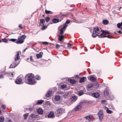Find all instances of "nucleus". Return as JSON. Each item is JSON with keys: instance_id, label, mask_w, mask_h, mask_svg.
Masks as SVG:
<instances>
[{"instance_id": "obj_62", "label": "nucleus", "mask_w": 122, "mask_h": 122, "mask_svg": "<svg viewBox=\"0 0 122 122\" xmlns=\"http://www.w3.org/2000/svg\"><path fill=\"white\" fill-rule=\"evenodd\" d=\"M1 113V110H0V114Z\"/></svg>"}, {"instance_id": "obj_30", "label": "nucleus", "mask_w": 122, "mask_h": 122, "mask_svg": "<svg viewBox=\"0 0 122 122\" xmlns=\"http://www.w3.org/2000/svg\"><path fill=\"white\" fill-rule=\"evenodd\" d=\"M35 77V79H36L37 80H39L40 79L41 77H40L38 75H36Z\"/></svg>"}, {"instance_id": "obj_10", "label": "nucleus", "mask_w": 122, "mask_h": 122, "mask_svg": "<svg viewBox=\"0 0 122 122\" xmlns=\"http://www.w3.org/2000/svg\"><path fill=\"white\" fill-rule=\"evenodd\" d=\"M81 105H78L74 109V110L75 111H78L81 109Z\"/></svg>"}, {"instance_id": "obj_5", "label": "nucleus", "mask_w": 122, "mask_h": 122, "mask_svg": "<svg viewBox=\"0 0 122 122\" xmlns=\"http://www.w3.org/2000/svg\"><path fill=\"white\" fill-rule=\"evenodd\" d=\"M110 33L107 30H103L102 31V32L100 35H98V36L99 38H104L106 37V35L107 34H110Z\"/></svg>"}, {"instance_id": "obj_7", "label": "nucleus", "mask_w": 122, "mask_h": 122, "mask_svg": "<svg viewBox=\"0 0 122 122\" xmlns=\"http://www.w3.org/2000/svg\"><path fill=\"white\" fill-rule=\"evenodd\" d=\"M16 62H17L15 61V63H13L10 66V68H13L15 67L19 63V62L17 63Z\"/></svg>"}, {"instance_id": "obj_29", "label": "nucleus", "mask_w": 122, "mask_h": 122, "mask_svg": "<svg viewBox=\"0 0 122 122\" xmlns=\"http://www.w3.org/2000/svg\"><path fill=\"white\" fill-rule=\"evenodd\" d=\"M55 99L56 100L58 101L60 100V96H57L55 97Z\"/></svg>"}, {"instance_id": "obj_51", "label": "nucleus", "mask_w": 122, "mask_h": 122, "mask_svg": "<svg viewBox=\"0 0 122 122\" xmlns=\"http://www.w3.org/2000/svg\"><path fill=\"white\" fill-rule=\"evenodd\" d=\"M46 104H47L48 105H50V102H48V101H47L46 102Z\"/></svg>"}, {"instance_id": "obj_44", "label": "nucleus", "mask_w": 122, "mask_h": 122, "mask_svg": "<svg viewBox=\"0 0 122 122\" xmlns=\"http://www.w3.org/2000/svg\"><path fill=\"white\" fill-rule=\"evenodd\" d=\"M67 26L65 25L63 27H62L61 28V29H62L63 30L64 29V30H65V29H66Z\"/></svg>"}, {"instance_id": "obj_45", "label": "nucleus", "mask_w": 122, "mask_h": 122, "mask_svg": "<svg viewBox=\"0 0 122 122\" xmlns=\"http://www.w3.org/2000/svg\"><path fill=\"white\" fill-rule=\"evenodd\" d=\"M69 93L68 92H67L66 93H65V94H64V95H63V96H64L65 97H66L68 95V94Z\"/></svg>"}, {"instance_id": "obj_53", "label": "nucleus", "mask_w": 122, "mask_h": 122, "mask_svg": "<svg viewBox=\"0 0 122 122\" xmlns=\"http://www.w3.org/2000/svg\"><path fill=\"white\" fill-rule=\"evenodd\" d=\"M106 37H107L108 38H111V36L109 35L107 36H106Z\"/></svg>"}, {"instance_id": "obj_61", "label": "nucleus", "mask_w": 122, "mask_h": 122, "mask_svg": "<svg viewBox=\"0 0 122 122\" xmlns=\"http://www.w3.org/2000/svg\"><path fill=\"white\" fill-rule=\"evenodd\" d=\"M105 102V101H103L102 102L103 103L104 102Z\"/></svg>"}, {"instance_id": "obj_22", "label": "nucleus", "mask_w": 122, "mask_h": 122, "mask_svg": "<svg viewBox=\"0 0 122 122\" xmlns=\"http://www.w3.org/2000/svg\"><path fill=\"white\" fill-rule=\"evenodd\" d=\"M84 94V92L83 90H81L78 92V94L79 96H81Z\"/></svg>"}, {"instance_id": "obj_63", "label": "nucleus", "mask_w": 122, "mask_h": 122, "mask_svg": "<svg viewBox=\"0 0 122 122\" xmlns=\"http://www.w3.org/2000/svg\"><path fill=\"white\" fill-rule=\"evenodd\" d=\"M120 24H121V25H122V22Z\"/></svg>"}, {"instance_id": "obj_37", "label": "nucleus", "mask_w": 122, "mask_h": 122, "mask_svg": "<svg viewBox=\"0 0 122 122\" xmlns=\"http://www.w3.org/2000/svg\"><path fill=\"white\" fill-rule=\"evenodd\" d=\"M93 86V85L92 84H89L88 85V87L89 88H91Z\"/></svg>"}, {"instance_id": "obj_49", "label": "nucleus", "mask_w": 122, "mask_h": 122, "mask_svg": "<svg viewBox=\"0 0 122 122\" xmlns=\"http://www.w3.org/2000/svg\"><path fill=\"white\" fill-rule=\"evenodd\" d=\"M2 108L4 109H5L6 108L5 106L4 105H2Z\"/></svg>"}, {"instance_id": "obj_1", "label": "nucleus", "mask_w": 122, "mask_h": 122, "mask_svg": "<svg viewBox=\"0 0 122 122\" xmlns=\"http://www.w3.org/2000/svg\"><path fill=\"white\" fill-rule=\"evenodd\" d=\"M25 83L30 85L35 84L36 83L35 80V77L32 74H27L25 77Z\"/></svg>"}, {"instance_id": "obj_58", "label": "nucleus", "mask_w": 122, "mask_h": 122, "mask_svg": "<svg viewBox=\"0 0 122 122\" xmlns=\"http://www.w3.org/2000/svg\"><path fill=\"white\" fill-rule=\"evenodd\" d=\"M75 76L76 77H78L79 76L77 75H76Z\"/></svg>"}, {"instance_id": "obj_55", "label": "nucleus", "mask_w": 122, "mask_h": 122, "mask_svg": "<svg viewBox=\"0 0 122 122\" xmlns=\"http://www.w3.org/2000/svg\"><path fill=\"white\" fill-rule=\"evenodd\" d=\"M27 49V48H26L23 51V52H25V51Z\"/></svg>"}, {"instance_id": "obj_60", "label": "nucleus", "mask_w": 122, "mask_h": 122, "mask_svg": "<svg viewBox=\"0 0 122 122\" xmlns=\"http://www.w3.org/2000/svg\"><path fill=\"white\" fill-rule=\"evenodd\" d=\"M119 33H121V30H120V31H119L118 32Z\"/></svg>"}, {"instance_id": "obj_50", "label": "nucleus", "mask_w": 122, "mask_h": 122, "mask_svg": "<svg viewBox=\"0 0 122 122\" xmlns=\"http://www.w3.org/2000/svg\"><path fill=\"white\" fill-rule=\"evenodd\" d=\"M19 27L21 28H23V27H22V25L21 24L19 25Z\"/></svg>"}, {"instance_id": "obj_3", "label": "nucleus", "mask_w": 122, "mask_h": 122, "mask_svg": "<svg viewBox=\"0 0 122 122\" xmlns=\"http://www.w3.org/2000/svg\"><path fill=\"white\" fill-rule=\"evenodd\" d=\"M24 79L23 76L20 75L17 78L15 81V83L17 84H22L23 82V80Z\"/></svg>"}, {"instance_id": "obj_32", "label": "nucleus", "mask_w": 122, "mask_h": 122, "mask_svg": "<svg viewBox=\"0 0 122 122\" xmlns=\"http://www.w3.org/2000/svg\"><path fill=\"white\" fill-rule=\"evenodd\" d=\"M4 117H0V122H3L4 121Z\"/></svg>"}, {"instance_id": "obj_59", "label": "nucleus", "mask_w": 122, "mask_h": 122, "mask_svg": "<svg viewBox=\"0 0 122 122\" xmlns=\"http://www.w3.org/2000/svg\"><path fill=\"white\" fill-rule=\"evenodd\" d=\"M85 102V101H83V102H80V104H81V103H82L83 102Z\"/></svg>"}, {"instance_id": "obj_23", "label": "nucleus", "mask_w": 122, "mask_h": 122, "mask_svg": "<svg viewBox=\"0 0 122 122\" xmlns=\"http://www.w3.org/2000/svg\"><path fill=\"white\" fill-rule=\"evenodd\" d=\"M105 108L106 109V108H107V110L106 111V112L107 113L111 114L113 112V111H112L109 110L107 107H105Z\"/></svg>"}, {"instance_id": "obj_18", "label": "nucleus", "mask_w": 122, "mask_h": 122, "mask_svg": "<svg viewBox=\"0 0 122 122\" xmlns=\"http://www.w3.org/2000/svg\"><path fill=\"white\" fill-rule=\"evenodd\" d=\"M102 22L103 24L105 25H106L108 24L109 22L108 20H103V21Z\"/></svg>"}, {"instance_id": "obj_20", "label": "nucleus", "mask_w": 122, "mask_h": 122, "mask_svg": "<svg viewBox=\"0 0 122 122\" xmlns=\"http://www.w3.org/2000/svg\"><path fill=\"white\" fill-rule=\"evenodd\" d=\"M63 38L64 37L62 35H59L58 39L59 41H61L62 39H63Z\"/></svg>"}, {"instance_id": "obj_56", "label": "nucleus", "mask_w": 122, "mask_h": 122, "mask_svg": "<svg viewBox=\"0 0 122 122\" xmlns=\"http://www.w3.org/2000/svg\"><path fill=\"white\" fill-rule=\"evenodd\" d=\"M3 77V75H0V78H1Z\"/></svg>"}, {"instance_id": "obj_17", "label": "nucleus", "mask_w": 122, "mask_h": 122, "mask_svg": "<svg viewBox=\"0 0 122 122\" xmlns=\"http://www.w3.org/2000/svg\"><path fill=\"white\" fill-rule=\"evenodd\" d=\"M86 78V77H82L81 78L79 81V82L81 83L83 82Z\"/></svg>"}, {"instance_id": "obj_21", "label": "nucleus", "mask_w": 122, "mask_h": 122, "mask_svg": "<svg viewBox=\"0 0 122 122\" xmlns=\"http://www.w3.org/2000/svg\"><path fill=\"white\" fill-rule=\"evenodd\" d=\"M68 81L72 84H74L76 82V81L73 80L71 79H69L68 80Z\"/></svg>"}, {"instance_id": "obj_54", "label": "nucleus", "mask_w": 122, "mask_h": 122, "mask_svg": "<svg viewBox=\"0 0 122 122\" xmlns=\"http://www.w3.org/2000/svg\"><path fill=\"white\" fill-rule=\"evenodd\" d=\"M71 46V44H68V46L69 47Z\"/></svg>"}, {"instance_id": "obj_12", "label": "nucleus", "mask_w": 122, "mask_h": 122, "mask_svg": "<svg viewBox=\"0 0 122 122\" xmlns=\"http://www.w3.org/2000/svg\"><path fill=\"white\" fill-rule=\"evenodd\" d=\"M89 79L91 81L93 82L97 81V80L96 77H94L93 76H91L90 77Z\"/></svg>"}, {"instance_id": "obj_52", "label": "nucleus", "mask_w": 122, "mask_h": 122, "mask_svg": "<svg viewBox=\"0 0 122 122\" xmlns=\"http://www.w3.org/2000/svg\"><path fill=\"white\" fill-rule=\"evenodd\" d=\"M30 60L31 61H33V59H32V56H30Z\"/></svg>"}, {"instance_id": "obj_47", "label": "nucleus", "mask_w": 122, "mask_h": 122, "mask_svg": "<svg viewBox=\"0 0 122 122\" xmlns=\"http://www.w3.org/2000/svg\"><path fill=\"white\" fill-rule=\"evenodd\" d=\"M42 43L43 44L45 45H47L48 43V42H43Z\"/></svg>"}, {"instance_id": "obj_14", "label": "nucleus", "mask_w": 122, "mask_h": 122, "mask_svg": "<svg viewBox=\"0 0 122 122\" xmlns=\"http://www.w3.org/2000/svg\"><path fill=\"white\" fill-rule=\"evenodd\" d=\"M62 20V19H60L59 20L57 19L54 18L52 19V21L53 23H56L61 21Z\"/></svg>"}, {"instance_id": "obj_6", "label": "nucleus", "mask_w": 122, "mask_h": 122, "mask_svg": "<svg viewBox=\"0 0 122 122\" xmlns=\"http://www.w3.org/2000/svg\"><path fill=\"white\" fill-rule=\"evenodd\" d=\"M98 116L100 121L102 120L103 117V112L102 111H100L98 113Z\"/></svg>"}, {"instance_id": "obj_2", "label": "nucleus", "mask_w": 122, "mask_h": 122, "mask_svg": "<svg viewBox=\"0 0 122 122\" xmlns=\"http://www.w3.org/2000/svg\"><path fill=\"white\" fill-rule=\"evenodd\" d=\"M93 30L92 36L94 38L96 37L97 36H98V34L102 31L101 28L98 27H95L94 29Z\"/></svg>"}, {"instance_id": "obj_43", "label": "nucleus", "mask_w": 122, "mask_h": 122, "mask_svg": "<svg viewBox=\"0 0 122 122\" xmlns=\"http://www.w3.org/2000/svg\"><path fill=\"white\" fill-rule=\"evenodd\" d=\"M16 40V39H10V40L11 41H13V42L15 41Z\"/></svg>"}, {"instance_id": "obj_31", "label": "nucleus", "mask_w": 122, "mask_h": 122, "mask_svg": "<svg viewBox=\"0 0 122 122\" xmlns=\"http://www.w3.org/2000/svg\"><path fill=\"white\" fill-rule=\"evenodd\" d=\"M45 12L46 14H52L53 13V12H52L51 11L47 10H45Z\"/></svg>"}, {"instance_id": "obj_42", "label": "nucleus", "mask_w": 122, "mask_h": 122, "mask_svg": "<svg viewBox=\"0 0 122 122\" xmlns=\"http://www.w3.org/2000/svg\"><path fill=\"white\" fill-rule=\"evenodd\" d=\"M121 25L120 23H119L117 24V26L119 28H120L121 27Z\"/></svg>"}, {"instance_id": "obj_57", "label": "nucleus", "mask_w": 122, "mask_h": 122, "mask_svg": "<svg viewBox=\"0 0 122 122\" xmlns=\"http://www.w3.org/2000/svg\"><path fill=\"white\" fill-rule=\"evenodd\" d=\"M60 93L61 94H64V93H63V92H61Z\"/></svg>"}, {"instance_id": "obj_35", "label": "nucleus", "mask_w": 122, "mask_h": 122, "mask_svg": "<svg viewBox=\"0 0 122 122\" xmlns=\"http://www.w3.org/2000/svg\"><path fill=\"white\" fill-rule=\"evenodd\" d=\"M66 87V86L65 84H63V85H61V87L62 89H64Z\"/></svg>"}, {"instance_id": "obj_28", "label": "nucleus", "mask_w": 122, "mask_h": 122, "mask_svg": "<svg viewBox=\"0 0 122 122\" xmlns=\"http://www.w3.org/2000/svg\"><path fill=\"white\" fill-rule=\"evenodd\" d=\"M40 23L41 24H43L45 22V20L43 19H41L40 20Z\"/></svg>"}, {"instance_id": "obj_8", "label": "nucleus", "mask_w": 122, "mask_h": 122, "mask_svg": "<svg viewBox=\"0 0 122 122\" xmlns=\"http://www.w3.org/2000/svg\"><path fill=\"white\" fill-rule=\"evenodd\" d=\"M64 112V110L62 108H60L57 109V112L58 114H62Z\"/></svg>"}, {"instance_id": "obj_15", "label": "nucleus", "mask_w": 122, "mask_h": 122, "mask_svg": "<svg viewBox=\"0 0 122 122\" xmlns=\"http://www.w3.org/2000/svg\"><path fill=\"white\" fill-rule=\"evenodd\" d=\"M37 112V113L40 114H42L43 112V110L42 109L40 108L38 109Z\"/></svg>"}, {"instance_id": "obj_64", "label": "nucleus", "mask_w": 122, "mask_h": 122, "mask_svg": "<svg viewBox=\"0 0 122 122\" xmlns=\"http://www.w3.org/2000/svg\"><path fill=\"white\" fill-rule=\"evenodd\" d=\"M121 29H122V27H121Z\"/></svg>"}, {"instance_id": "obj_41", "label": "nucleus", "mask_w": 122, "mask_h": 122, "mask_svg": "<svg viewBox=\"0 0 122 122\" xmlns=\"http://www.w3.org/2000/svg\"><path fill=\"white\" fill-rule=\"evenodd\" d=\"M70 21L69 20H67L65 23L66 24H68L70 23Z\"/></svg>"}, {"instance_id": "obj_39", "label": "nucleus", "mask_w": 122, "mask_h": 122, "mask_svg": "<svg viewBox=\"0 0 122 122\" xmlns=\"http://www.w3.org/2000/svg\"><path fill=\"white\" fill-rule=\"evenodd\" d=\"M2 40L3 42L5 43H7L8 42L7 40V39H2Z\"/></svg>"}, {"instance_id": "obj_33", "label": "nucleus", "mask_w": 122, "mask_h": 122, "mask_svg": "<svg viewBox=\"0 0 122 122\" xmlns=\"http://www.w3.org/2000/svg\"><path fill=\"white\" fill-rule=\"evenodd\" d=\"M108 92L107 90H105L104 92V95L106 96H108Z\"/></svg>"}, {"instance_id": "obj_25", "label": "nucleus", "mask_w": 122, "mask_h": 122, "mask_svg": "<svg viewBox=\"0 0 122 122\" xmlns=\"http://www.w3.org/2000/svg\"><path fill=\"white\" fill-rule=\"evenodd\" d=\"M30 116L31 117L33 118H36L37 117V115H36L33 113H31V114Z\"/></svg>"}, {"instance_id": "obj_4", "label": "nucleus", "mask_w": 122, "mask_h": 122, "mask_svg": "<svg viewBox=\"0 0 122 122\" xmlns=\"http://www.w3.org/2000/svg\"><path fill=\"white\" fill-rule=\"evenodd\" d=\"M26 38L25 35L19 36L18 37V41H17L15 43L17 44H21L23 43L24 41V39Z\"/></svg>"}, {"instance_id": "obj_34", "label": "nucleus", "mask_w": 122, "mask_h": 122, "mask_svg": "<svg viewBox=\"0 0 122 122\" xmlns=\"http://www.w3.org/2000/svg\"><path fill=\"white\" fill-rule=\"evenodd\" d=\"M29 114L28 113H26L24 115V119H26L27 118V116Z\"/></svg>"}, {"instance_id": "obj_38", "label": "nucleus", "mask_w": 122, "mask_h": 122, "mask_svg": "<svg viewBox=\"0 0 122 122\" xmlns=\"http://www.w3.org/2000/svg\"><path fill=\"white\" fill-rule=\"evenodd\" d=\"M64 31L63 30L61 29L60 30V34L62 35L63 34L64 32Z\"/></svg>"}, {"instance_id": "obj_48", "label": "nucleus", "mask_w": 122, "mask_h": 122, "mask_svg": "<svg viewBox=\"0 0 122 122\" xmlns=\"http://www.w3.org/2000/svg\"><path fill=\"white\" fill-rule=\"evenodd\" d=\"M46 26H43L42 28V30H43L46 29Z\"/></svg>"}, {"instance_id": "obj_46", "label": "nucleus", "mask_w": 122, "mask_h": 122, "mask_svg": "<svg viewBox=\"0 0 122 122\" xmlns=\"http://www.w3.org/2000/svg\"><path fill=\"white\" fill-rule=\"evenodd\" d=\"M60 46L58 44H56V48L57 49H58L59 48Z\"/></svg>"}, {"instance_id": "obj_9", "label": "nucleus", "mask_w": 122, "mask_h": 122, "mask_svg": "<svg viewBox=\"0 0 122 122\" xmlns=\"http://www.w3.org/2000/svg\"><path fill=\"white\" fill-rule=\"evenodd\" d=\"M20 58L19 52L18 51L16 53L15 57V60L16 61L19 60Z\"/></svg>"}, {"instance_id": "obj_40", "label": "nucleus", "mask_w": 122, "mask_h": 122, "mask_svg": "<svg viewBox=\"0 0 122 122\" xmlns=\"http://www.w3.org/2000/svg\"><path fill=\"white\" fill-rule=\"evenodd\" d=\"M5 122H11V121L10 119L7 118Z\"/></svg>"}, {"instance_id": "obj_27", "label": "nucleus", "mask_w": 122, "mask_h": 122, "mask_svg": "<svg viewBox=\"0 0 122 122\" xmlns=\"http://www.w3.org/2000/svg\"><path fill=\"white\" fill-rule=\"evenodd\" d=\"M36 56L38 58L41 57L42 56L41 53L40 52L39 54H37L36 55Z\"/></svg>"}, {"instance_id": "obj_24", "label": "nucleus", "mask_w": 122, "mask_h": 122, "mask_svg": "<svg viewBox=\"0 0 122 122\" xmlns=\"http://www.w3.org/2000/svg\"><path fill=\"white\" fill-rule=\"evenodd\" d=\"M44 102L43 100H39L37 103V105H40L41 104Z\"/></svg>"}, {"instance_id": "obj_13", "label": "nucleus", "mask_w": 122, "mask_h": 122, "mask_svg": "<svg viewBox=\"0 0 122 122\" xmlns=\"http://www.w3.org/2000/svg\"><path fill=\"white\" fill-rule=\"evenodd\" d=\"M54 116V112H51L48 114V118L53 117Z\"/></svg>"}, {"instance_id": "obj_36", "label": "nucleus", "mask_w": 122, "mask_h": 122, "mask_svg": "<svg viewBox=\"0 0 122 122\" xmlns=\"http://www.w3.org/2000/svg\"><path fill=\"white\" fill-rule=\"evenodd\" d=\"M45 19L46 20V22H48L50 20V18L49 17H47L45 18Z\"/></svg>"}, {"instance_id": "obj_26", "label": "nucleus", "mask_w": 122, "mask_h": 122, "mask_svg": "<svg viewBox=\"0 0 122 122\" xmlns=\"http://www.w3.org/2000/svg\"><path fill=\"white\" fill-rule=\"evenodd\" d=\"M93 117L92 115H89L85 117V118L86 120H89L92 118Z\"/></svg>"}, {"instance_id": "obj_19", "label": "nucleus", "mask_w": 122, "mask_h": 122, "mask_svg": "<svg viewBox=\"0 0 122 122\" xmlns=\"http://www.w3.org/2000/svg\"><path fill=\"white\" fill-rule=\"evenodd\" d=\"M51 94V92L50 91H47V93L46 95V96L47 97H50Z\"/></svg>"}, {"instance_id": "obj_11", "label": "nucleus", "mask_w": 122, "mask_h": 122, "mask_svg": "<svg viewBox=\"0 0 122 122\" xmlns=\"http://www.w3.org/2000/svg\"><path fill=\"white\" fill-rule=\"evenodd\" d=\"M92 95L93 97L96 98L99 97L100 95L99 94L98 92L93 93Z\"/></svg>"}, {"instance_id": "obj_16", "label": "nucleus", "mask_w": 122, "mask_h": 122, "mask_svg": "<svg viewBox=\"0 0 122 122\" xmlns=\"http://www.w3.org/2000/svg\"><path fill=\"white\" fill-rule=\"evenodd\" d=\"M77 99L76 97L75 96H73L71 98V101L73 102H75Z\"/></svg>"}]
</instances>
